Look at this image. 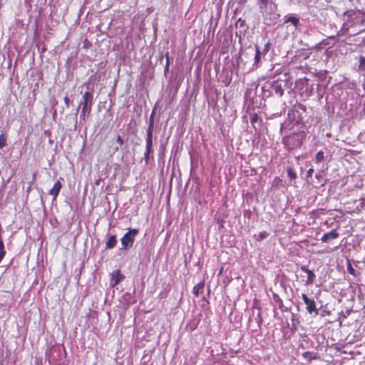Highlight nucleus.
I'll list each match as a JSON object with an SVG mask.
<instances>
[{
	"label": "nucleus",
	"instance_id": "34",
	"mask_svg": "<svg viewBox=\"0 0 365 365\" xmlns=\"http://www.w3.org/2000/svg\"><path fill=\"white\" fill-rule=\"evenodd\" d=\"M118 150V147H115L114 149H113V153H115Z\"/></svg>",
	"mask_w": 365,
	"mask_h": 365
},
{
	"label": "nucleus",
	"instance_id": "14",
	"mask_svg": "<svg viewBox=\"0 0 365 365\" xmlns=\"http://www.w3.org/2000/svg\"><path fill=\"white\" fill-rule=\"evenodd\" d=\"M285 19L286 20L284 23H291L293 26H294L295 28H297L299 24V19L295 16H286Z\"/></svg>",
	"mask_w": 365,
	"mask_h": 365
},
{
	"label": "nucleus",
	"instance_id": "24",
	"mask_svg": "<svg viewBox=\"0 0 365 365\" xmlns=\"http://www.w3.org/2000/svg\"><path fill=\"white\" fill-rule=\"evenodd\" d=\"M287 175L292 180H294L297 178L296 173L292 168H287Z\"/></svg>",
	"mask_w": 365,
	"mask_h": 365
},
{
	"label": "nucleus",
	"instance_id": "19",
	"mask_svg": "<svg viewBox=\"0 0 365 365\" xmlns=\"http://www.w3.org/2000/svg\"><path fill=\"white\" fill-rule=\"evenodd\" d=\"M274 90L275 93L279 96H282L284 93V90L282 89L281 85H278L277 83L274 85Z\"/></svg>",
	"mask_w": 365,
	"mask_h": 365
},
{
	"label": "nucleus",
	"instance_id": "32",
	"mask_svg": "<svg viewBox=\"0 0 365 365\" xmlns=\"http://www.w3.org/2000/svg\"><path fill=\"white\" fill-rule=\"evenodd\" d=\"M364 28H360L357 31L355 32V34L359 33V32L364 31Z\"/></svg>",
	"mask_w": 365,
	"mask_h": 365
},
{
	"label": "nucleus",
	"instance_id": "18",
	"mask_svg": "<svg viewBox=\"0 0 365 365\" xmlns=\"http://www.w3.org/2000/svg\"><path fill=\"white\" fill-rule=\"evenodd\" d=\"M91 111V109L82 108L81 113L80 115V118L85 120L86 118L89 116Z\"/></svg>",
	"mask_w": 365,
	"mask_h": 365
},
{
	"label": "nucleus",
	"instance_id": "26",
	"mask_svg": "<svg viewBox=\"0 0 365 365\" xmlns=\"http://www.w3.org/2000/svg\"><path fill=\"white\" fill-rule=\"evenodd\" d=\"M347 271L350 274L356 276V271L350 263H348L347 264Z\"/></svg>",
	"mask_w": 365,
	"mask_h": 365
},
{
	"label": "nucleus",
	"instance_id": "6",
	"mask_svg": "<svg viewBox=\"0 0 365 365\" xmlns=\"http://www.w3.org/2000/svg\"><path fill=\"white\" fill-rule=\"evenodd\" d=\"M93 103V95L91 92L89 91H87L84 93L83 96V100L81 102V104L83 106V108L91 109L92 108Z\"/></svg>",
	"mask_w": 365,
	"mask_h": 365
},
{
	"label": "nucleus",
	"instance_id": "9",
	"mask_svg": "<svg viewBox=\"0 0 365 365\" xmlns=\"http://www.w3.org/2000/svg\"><path fill=\"white\" fill-rule=\"evenodd\" d=\"M63 179L61 178L53 186V187L50 190L49 194L53 196V200H55L58 195L61 189L62 188V183Z\"/></svg>",
	"mask_w": 365,
	"mask_h": 365
},
{
	"label": "nucleus",
	"instance_id": "8",
	"mask_svg": "<svg viewBox=\"0 0 365 365\" xmlns=\"http://www.w3.org/2000/svg\"><path fill=\"white\" fill-rule=\"evenodd\" d=\"M255 55L254 63L252 64V68L257 69L261 66V60L264 57V55L259 51V47L257 45L255 46Z\"/></svg>",
	"mask_w": 365,
	"mask_h": 365
},
{
	"label": "nucleus",
	"instance_id": "29",
	"mask_svg": "<svg viewBox=\"0 0 365 365\" xmlns=\"http://www.w3.org/2000/svg\"><path fill=\"white\" fill-rule=\"evenodd\" d=\"M63 101H64V103L66 104V108H68L69 107V103H70L69 98L68 96H65L63 98Z\"/></svg>",
	"mask_w": 365,
	"mask_h": 365
},
{
	"label": "nucleus",
	"instance_id": "12",
	"mask_svg": "<svg viewBox=\"0 0 365 365\" xmlns=\"http://www.w3.org/2000/svg\"><path fill=\"white\" fill-rule=\"evenodd\" d=\"M339 233L336 230V229L332 230L329 232H327L323 235V236L321 238V240L323 242H327L331 240L336 239L339 237Z\"/></svg>",
	"mask_w": 365,
	"mask_h": 365
},
{
	"label": "nucleus",
	"instance_id": "22",
	"mask_svg": "<svg viewBox=\"0 0 365 365\" xmlns=\"http://www.w3.org/2000/svg\"><path fill=\"white\" fill-rule=\"evenodd\" d=\"M269 48H270V43L267 42L264 45V47L262 49L259 48V51L262 53V55H264L265 56L267 55V53L269 52Z\"/></svg>",
	"mask_w": 365,
	"mask_h": 365
},
{
	"label": "nucleus",
	"instance_id": "5",
	"mask_svg": "<svg viewBox=\"0 0 365 365\" xmlns=\"http://www.w3.org/2000/svg\"><path fill=\"white\" fill-rule=\"evenodd\" d=\"M302 299L307 305V311L309 314L315 313L318 314V309L316 307V303L314 299H309L306 294H302Z\"/></svg>",
	"mask_w": 365,
	"mask_h": 365
},
{
	"label": "nucleus",
	"instance_id": "28",
	"mask_svg": "<svg viewBox=\"0 0 365 365\" xmlns=\"http://www.w3.org/2000/svg\"><path fill=\"white\" fill-rule=\"evenodd\" d=\"M166 60H167V62H166V65L165 66V72L166 73L168 69H169V57H168V53L166 54Z\"/></svg>",
	"mask_w": 365,
	"mask_h": 365
},
{
	"label": "nucleus",
	"instance_id": "20",
	"mask_svg": "<svg viewBox=\"0 0 365 365\" xmlns=\"http://www.w3.org/2000/svg\"><path fill=\"white\" fill-rule=\"evenodd\" d=\"M269 235V233L267 231L260 232L256 237V240L258 241H261L265 238H267Z\"/></svg>",
	"mask_w": 365,
	"mask_h": 365
},
{
	"label": "nucleus",
	"instance_id": "10",
	"mask_svg": "<svg viewBox=\"0 0 365 365\" xmlns=\"http://www.w3.org/2000/svg\"><path fill=\"white\" fill-rule=\"evenodd\" d=\"M301 269L307 274V279L306 280L305 284L307 286L312 284L316 277L315 274L306 266H302Z\"/></svg>",
	"mask_w": 365,
	"mask_h": 365
},
{
	"label": "nucleus",
	"instance_id": "21",
	"mask_svg": "<svg viewBox=\"0 0 365 365\" xmlns=\"http://www.w3.org/2000/svg\"><path fill=\"white\" fill-rule=\"evenodd\" d=\"M324 159V152L320 150L319 151L316 155L315 161L317 163H319L320 162L323 161Z\"/></svg>",
	"mask_w": 365,
	"mask_h": 365
},
{
	"label": "nucleus",
	"instance_id": "1",
	"mask_svg": "<svg viewBox=\"0 0 365 365\" xmlns=\"http://www.w3.org/2000/svg\"><path fill=\"white\" fill-rule=\"evenodd\" d=\"M345 16L346 19L343 24L342 29L346 31L351 27H361L365 23V12L360 10L349 11L345 14Z\"/></svg>",
	"mask_w": 365,
	"mask_h": 365
},
{
	"label": "nucleus",
	"instance_id": "17",
	"mask_svg": "<svg viewBox=\"0 0 365 365\" xmlns=\"http://www.w3.org/2000/svg\"><path fill=\"white\" fill-rule=\"evenodd\" d=\"M357 71H365V57L363 56H360L359 57V65L357 67Z\"/></svg>",
	"mask_w": 365,
	"mask_h": 365
},
{
	"label": "nucleus",
	"instance_id": "25",
	"mask_svg": "<svg viewBox=\"0 0 365 365\" xmlns=\"http://www.w3.org/2000/svg\"><path fill=\"white\" fill-rule=\"evenodd\" d=\"M269 1L268 0H258L257 1V4L259 6V9H263L264 8L267 4H269Z\"/></svg>",
	"mask_w": 365,
	"mask_h": 365
},
{
	"label": "nucleus",
	"instance_id": "31",
	"mask_svg": "<svg viewBox=\"0 0 365 365\" xmlns=\"http://www.w3.org/2000/svg\"><path fill=\"white\" fill-rule=\"evenodd\" d=\"M313 173H314L313 168H309L307 173V178H311L312 176Z\"/></svg>",
	"mask_w": 365,
	"mask_h": 365
},
{
	"label": "nucleus",
	"instance_id": "3",
	"mask_svg": "<svg viewBox=\"0 0 365 365\" xmlns=\"http://www.w3.org/2000/svg\"><path fill=\"white\" fill-rule=\"evenodd\" d=\"M139 233V230L130 228L120 239V250H128L133 247L135 236Z\"/></svg>",
	"mask_w": 365,
	"mask_h": 365
},
{
	"label": "nucleus",
	"instance_id": "33",
	"mask_svg": "<svg viewBox=\"0 0 365 365\" xmlns=\"http://www.w3.org/2000/svg\"><path fill=\"white\" fill-rule=\"evenodd\" d=\"M321 176H322V175H321V173H317V174H316V178H320Z\"/></svg>",
	"mask_w": 365,
	"mask_h": 365
},
{
	"label": "nucleus",
	"instance_id": "7",
	"mask_svg": "<svg viewBox=\"0 0 365 365\" xmlns=\"http://www.w3.org/2000/svg\"><path fill=\"white\" fill-rule=\"evenodd\" d=\"M283 143L287 145L289 148H294L301 145V140L298 139V136L296 135H293L289 138H284L283 139Z\"/></svg>",
	"mask_w": 365,
	"mask_h": 365
},
{
	"label": "nucleus",
	"instance_id": "30",
	"mask_svg": "<svg viewBox=\"0 0 365 365\" xmlns=\"http://www.w3.org/2000/svg\"><path fill=\"white\" fill-rule=\"evenodd\" d=\"M116 142L120 145H122L123 144V140L122 138L118 135L116 138Z\"/></svg>",
	"mask_w": 365,
	"mask_h": 365
},
{
	"label": "nucleus",
	"instance_id": "2",
	"mask_svg": "<svg viewBox=\"0 0 365 365\" xmlns=\"http://www.w3.org/2000/svg\"><path fill=\"white\" fill-rule=\"evenodd\" d=\"M277 6L274 2H270L263 9H259L264 23L266 25L271 26L274 24L279 17L277 12Z\"/></svg>",
	"mask_w": 365,
	"mask_h": 365
},
{
	"label": "nucleus",
	"instance_id": "4",
	"mask_svg": "<svg viewBox=\"0 0 365 365\" xmlns=\"http://www.w3.org/2000/svg\"><path fill=\"white\" fill-rule=\"evenodd\" d=\"M153 113L150 118L149 126L147 129V138H146V148L148 152H153L152 146H153V128H154V120H153Z\"/></svg>",
	"mask_w": 365,
	"mask_h": 365
},
{
	"label": "nucleus",
	"instance_id": "27",
	"mask_svg": "<svg viewBox=\"0 0 365 365\" xmlns=\"http://www.w3.org/2000/svg\"><path fill=\"white\" fill-rule=\"evenodd\" d=\"M150 153L151 152H148L147 148H145V154H144V157H145V160L146 163H148V162L149 155H150Z\"/></svg>",
	"mask_w": 365,
	"mask_h": 365
},
{
	"label": "nucleus",
	"instance_id": "16",
	"mask_svg": "<svg viewBox=\"0 0 365 365\" xmlns=\"http://www.w3.org/2000/svg\"><path fill=\"white\" fill-rule=\"evenodd\" d=\"M302 356H303L304 359H307L309 361L314 360L317 358V353L312 352V351L304 352Z\"/></svg>",
	"mask_w": 365,
	"mask_h": 365
},
{
	"label": "nucleus",
	"instance_id": "23",
	"mask_svg": "<svg viewBox=\"0 0 365 365\" xmlns=\"http://www.w3.org/2000/svg\"><path fill=\"white\" fill-rule=\"evenodd\" d=\"M6 136L4 133H1L0 135V149H2L4 146L6 145Z\"/></svg>",
	"mask_w": 365,
	"mask_h": 365
},
{
	"label": "nucleus",
	"instance_id": "35",
	"mask_svg": "<svg viewBox=\"0 0 365 365\" xmlns=\"http://www.w3.org/2000/svg\"><path fill=\"white\" fill-rule=\"evenodd\" d=\"M256 118H257V117H256V116H255V117H254V118H252L251 119V121H252V122L255 121Z\"/></svg>",
	"mask_w": 365,
	"mask_h": 365
},
{
	"label": "nucleus",
	"instance_id": "13",
	"mask_svg": "<svg viewBox=\"0 0 365 365\" xmlns=\"http://www.w3.org/2000/svg\"><path fill=\"white\" fill-rule=\"evenodd\" d=\"M117 244V239L115 235H110L108 237L107 242H106V249L110 250L115 247Z\"/></svg>",
	"mask_w": 365,
	"mask_h": 365
},
{
	"label": "nucleus",
	"instance_id": "11",
	"mask_svg": "<svg viewBox=\"0 0 365 365\" xmlns=\"http://www.w3.org/2000/svg\"><path fill=\"white\" fill-rule=\"evenodd\" d=\"M111 277V285L113 287L116 286L124 279V276L120 273L119 270H116L110 274Z\"/></svg>",
	"mask_w": 365,
	"mask_h": 365
},
{
	"label": "nucleus",
	"instance_id": "15",
	"mask_svg": "<svg viewBox=\"0 0 365 365\" xmlns=\"http://www.w3.org/2000/svg\"><path fill=\"white\" fill-rule=\"evenodd\" d=\"M205 282L204 281L200 282L195 286H194L192 289V293L196 296H199L200 292L204 288Z\"/></svg>",
	"mask_w": 365,
	"mask_h": 365
}]
</instances>
